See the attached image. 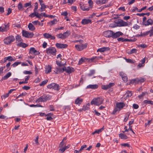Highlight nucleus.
Masks as SVG:
<instances>
[{
	"mask_svg": "<svg viewBox=\"0 0 153 153\" xmlns=\"http://www.w3.org/2000/svg\"><path fill=\"white\" fill-rule=\"evenodd\" d=\"M52 96L49 94H44L39 97L36 101V102H44L51 99Z\"/></svg>",
	"mask_w": 153,
	"mask_h": 153,
	"instance_id": "f257e3e1",
	"label": "nucleus"
},
{
	"mask_svg": "<svg viewBox=\"0 0 153 153\" xmlns=\"http://www.w3.org/2000/svg\"><path fill=\"white\" fill-rule=\"evenodd\" d=\"M15 40V38L12 35H10L6 37L3 40L4 44L6 45H10Z\"/></svg>",
	"mask_w": 153,
	"mask_h": 153,
	"instance_id": "f03ea898",
	"label": "nucleus"
},
{
	"mask_svg": "<svg viewBox=\"0 0 153 153\" xmlns=\"http://www.w3.org/2000/svg\"><path fill=\"white\" fill-rule=\"evenodd\" d=\"M47 88L49 89L52 88L57 91H58L60 89V86L59 85L54 83L48 85L47 86Z\"/></svg>",
	"mask_w": 153,
	"mask_h": 153,
	"instance_id": "7ed1b4c3",
	"label": "nucleus"
},
{
	"mask_svg": "<svg viewBox=\"0 0 153 153\" xmlns=\"http://www.w3.org/2000/svg\"><path fill=\"white\" fill-rule=\"evenodd\" d=\"M46 53L48 54L55 55L56 53V50L55 48L50 47L47 49Z\"/></svg>",
	"mask_w": 153,
	"mask_h": 153,
	"instance_id": "20e7f679",
	"label": "nucleus"
},
{
	"mask_svg": "<svg viewBox=\"0 0 153 153\" xmlns=\"http://www.w3.org/2000/svg\"><path fill=\"white\" fill-rule=\"evenodd\" d=\"M87 46V44H81L75 45V48L76 50L78 51H81L85 49Z\"/></svg>",
	"mask_w": 153,
	"mask_h": 153,
	"instance_id": "39448f33",
	"label": "nucleus"
},
{
	"mask_svg": "<svg viewBox=\"0 0 153 153\" xmlns=\"http://www.w3.org/2000/svg\"><path fill=\"white\" fill-rule=\"evenodd\" d=\"M22 36L26 38H31L34 35L33 33L23 30L22 31Z\"/></svg>",
	"mask_w": 153,
	"mask_h": 153,
	"instance_id": "423d86ee",
	"label": "nucleus"
},
{
	"mask_svg": "<svg viewBox=\"0 0 153 153\" xmlns=\"http://www.w3.org/2000/svg\"><path fill=\"white\" fill-rule=\"evenodd\" d=\"M145 81V79L143 78H137L131 80V83L133 84L134 83L136 84L139 83L143 82Z\"/></svg>",
	"mask_w": 153,
	"mask_h": 153,
	"instance_id": "0eeeda50",
	"label": "nucleus"
},
{
	"mask_svg": "<svg viewBox=\"0 0 153 153\" xmlns=\"http://www.w3.org/2000/svg\"><path fill=\"white\" fill-rule=\"evenodd\" d=\"M9 29V23L6 24H4L3 26L0 27V31L2 32H6Z\"/></svg>",
	"mask_w": 153,
	"mask_h": 153,
	"instance_id": "6e6552de",
	"label": "nucleus"
},
{
	"mask_svg": "<svg viewBox=\"0 0 153 153\" xmlns=\"http://www.w3.org/2000/svg\"><path fill=\"white\" fill-rule=\"evenodd\" d=\"M65 71L68 74H70L75 71V70L73 68L70 66L67 67L65 66Z\"/></svg>",
	"mask_w": 153,
	"mask_h": 153,
	"instance_id": "1a4fd4ad",
	"label": "nucleus"
},
{
	"mask_svg": "<svg viewBox=\"0 0 153 153\" xmlns=\"http://www.w3.org/2000/svg\"><path fill=\"white\" fill-rule=\"evenodd\" d=\"M103 35L106 37H111L113 35V32L111 30H107L103 32Z\"/></svg>",
	"mask_w": 153,
	"mask_h": 153,
	"instance_id": "9d476101",
	"label": "nucleus"
},
{
	"mask_svg": "<svg viewBox=\"0 0 153 153\" xmlns=\"http://www.w3.org/2000/svg\"><path fill=\"white\" fill-rule=\"evenodd\" d=\"M56 47L58 48H65L68 47V45L66 44H63L57 43L56 44Z\"/></svg>",
	"mask_w": 153,
	"mask_h": 153,
	"instance_id": "9b49d317",
	"label": "nucleus"
},
{
	"mask_svg": "<svg viewBox=\"0 0 153 153\" xmlns=\"http://www.w3.org/2000/svg\"><path fill=\"white\" fill-rule=\"evenodd\" d=\"M65 66L62 68H61L59 66L56 68V71H55V72L56 74H57L63 73L65 71Z\"/></svg>",
	"mask_w": 153,
	"mask_h": 153,
	"instance_id": "f8f14e48",
	"label": "nucleus"
},
{
	"mask_svg": "<svg viewBox=\"0 0 153 153\" xmlns=\"http://www.w3.org/2000/svg\"><path fill=\"white\" fill-rule=\"evenodd\" d=\"M117 23L120 25V26H126L128 25V24L127 22L122 19L119 20Z\"/></svg>",
	"mask_w": 153,
	"mask_h": 153,
	"instance_id": "ddd939ff",
	"label": "nucleus"
},
{
	"mask_svg": "<svg viewBox=\"0 0 153 153\" xmlns=\"http://www.w3.org/2000/svg\"><path fill=\"white\" fill-rule=\"evenodd\" d=\"M91 20L89 19H83L81 21V24L83 25H86L89 24H91Z\"/></svg>",
	"mask_w": 153,
	"mask_h": 153,
	"instance_id": "4468645a",
	"label": "nucleus"
},
{
	"mask_svg": "<svg viewBox=\"0 0 153 153\" xmlns=\"http://www.w3.org/2000/svg\"><path fill=\"white\" fill-rule=\"evenodd\" d=\"M30 53L31 54H34L35 55H39L40 53L39 51L36 50L34 48L32 47L30 50Z\"/></svg>",
	"mask_w": 153,
	"mask_h": 153,
	"instance_id": "2eb2a0df",
	"label": "nucleus"
},
{
	"mask_svg": "<svg viewBox=\"0 0 153 153\" xmlns=\"http://www.w3.org/2000/svg\"><path fill=\"white\" fill-rule=\"evenodd\" d=\"M122 33L120 31L117 32L115 33H114L113 32V35H112V37L113 38H116L119 37L120 36L122 35Z\"/></svg>",
	"mask_w": 153,
	"mask_h": 153,
	"instance_id": "dca6fc26",
	"label": "nucleus"
},
{
	"mask_svg": "<svg viewBox=\"0 0 153 153\" xmlns=\"http://www.w3.org/2000/svg\"><path fill=\"white\" fill-rule=\"evenodd\" d=\"M103 99L101 97L96 98V105L101 104L102 103Z\"/></svg>",
	"mask_w": 153,
	"mask_h": 153,
	"instance_id": "f3484780",
	"label": "nucleus"
},
{
	"mask_svg": "<svg viewBox=\"0 0 153 153\" xmlns=\"http://www.w3.org/2000/svg\"><path fill=\"white\" fill-rule=\"evenodd\" d=\"M125 106V104L123 102H120L116 103V106L120 110Z\"/></svg>",
	"mask_w": 153,
	"mask_h": 153,
	"instance_id": "a211bd4d",
	"label": "nucleus"
},
{
	"mask_svg": "<svg viewBox=\"0 0 153 153\" xmlns=\"http://www.w3.org/2000/svg\"><path fill=\"white\" fill-rule=\"evenodd\" d=\"M109 50V48L108 47H104L98 49L97 51V52H103L104 51H108Z\"/></svg>",
	"mask_w": 153,
	"mask_h": 153,
	"instance_id": "6ab92c4d",
	"label": "nucleus"
},
{
	"mask_svg": "<svg viewBox=\"0 0 153 153\" xmlns=\"http://www.w3.org/2000/svg\"><path fill=\"white\" fill-rule=\"evenodd\" d=\"M70 31L68 30L66 32L62 34L64 39L67 38L70 35Z\"/></svg>",
	"mask_w": 153,
	"mask_h": 153,
	"instance_id": "aec40b11",
	"label": "nucleus"
},
{
	"mask_svg": "<svg viewBox=\"0 0 153 153\" xmlns=\"http://www.w3.org/2000/svg\"><path fill=\"white\" fill-rule=\"evenodd\" d=\"M17 45L19 47H22L23 48H25L28 45L26 44L25 43L22 42L18 43L17 44Z\"/></svg>",
	"mask_w": 153,
	"mask_h": 153,
	"instance_id": "412c9836",
	"label": "nucleus"
},
{
	"mask_svg": "<svg viewBox=\"0 0 153 153\" xmlns=\"http://www.w3.org/2000/svg\"><path fill=\"white\" fill-rule=\"evenodd\" d=\"M28 28L29 30L31 31H34L35 29V27L34 25L32 23H30L29 24L28 26Z\"/></svg>",
	"mask_w": 153,
	"mask_h": 153,
	"instance_id": "4be33fe9",
	"label": "nucleus"
},
{
	"mask_svg": "<svg viewBox=\"0 0 153 153\" xmlns=\"http://www.w3.org/2000/svg\"><path fill=\"white\" fill-rule=\"evenodd\" d=\"M137 51V50L135 49H128L127 50V53L128 54H131L133 53H136Z\"/></svg>",
	"mask_w": 153,
	"mask_h": 153,
	"instance_id": "5701e85b",
	"label": "nucleus"
},
{
	"mask_svg": "<svg viewBox=\"0 0 153 153\" xmlns=\"http://www.w3.org/2000/svg\"><path fill=\"white\" fill-rule=\"evenodd\" d=\"M51 68L50 66L48 65L46 66L45 68V71L46 74H48L51 72Z\"/></svg>",
	"mask_w": 153,
	"mask_h": 153,
	"instance_id": "b1692460",
	"label": "nucleus"
},
{
	"mask_svg": "<svg viewBox=\"0 0 153 153\" xmlns=\"http://www.w3.org/2000/svg\"><path fill=\"white\" fill-rule=\"evenodd\" d=\"M82 102V99L79 97L77 98L75 101V103L76 104H80Z\"/></svg>",
	"mask_w": 153,
	"mask_h": 153,
	"instance_id": "393cba45",
	"label": "nucleus"
},
{
	"mask_svg": "<svg viewBox=\"0 0 153 153\" xmlns=\"http://www.w3.org/2000/svg\"><path fill=\"white\" fill-rule=\"evenodd\" d=\"M16 39L17 42H22V39L21 36L19 35H17L16 36Z\"/></svg>",
	"mask_w": 153,
	"mask_h": 153,
	"instance_id": "a878e982",
	"label": "nucleus"
},
{
	"mask_svg": "<svg viewBox=\"0 0 153 153\" xmlns=\"http://www.w3.org/2000/svg\"><path fill=\"white\" fill-rule=\"evenodd\" d=\"M119 137L122 139H126L128 138V137L123 133H120L119 135Z\"/></svg>",
	"mask_w": 153,
	"mask_h": 153,
	"instance_id": "bb28decb",
	"label": "nucleus"
},
{
	"mask_svg": "<svg viewBox=\"0 0 153 153\" xmlns=\"http://www.w3.org/2000/svg\"><path fill=\"white\" fill-rule=\"evenodd\" d=\"M4 62H6L7 60H8L9 61H14V60L12 58V56H9L5 57L4 59Z\"/></svg>",
	"mask_w": 153,
	"mask_h": 153,
	"instance_id": "cd10ccee",
	"label": "nucleus"
},
{
	"mask_svg": "<svg viewBox=\"0 0 153 153\" xmlns=\"http://www.w3.org/2000/svg\"><path fill=\"white\" fill-rule=\"evenodd\" d=\"M11 75V73L10 72L8 73L5 76H3L2 79L5 80L7 79L8 78L10 77Z\"/></svg>",
	"mask_w": 153,
	"mask_h": 153,
	"instance_id": "c85d7f7f",
	"label": "nucleus"
},
{
	"mask_svg": "<svg viewBox=\"0 0 153 153\" xmlns=\"http://www.w3.org/2000/svg\"><path fill=\"white\" fill-rule=\"evenodd\" d=\"M90 105V104L89 103H88L87 104L84 105L82 108V110L85 111L86 110H88Z\"/></svg>",
	"mask_w": 153,
	"mask_h": 153,
	"instance_id": "c756f323",
	"label": "nucleus"
},
{
	"mask_svg": "<svg viewBox=\"0 0 153 153\" xmlns=\"http://www.w3.org/2000/svg\"><path fill=\"white\" fill-rule=\"evenodd\" d=\"M81 9L84 11H88L89 10V8L85 7L84 5H81V4H80Z\"/></svg>",
	"mask_w": 153,
	"mask_h": 153,
	"instance_id": "7c9ffc66",
	"label": "nucleus"
},
{
	"mask_svg": "<svg viewBox=\"0 0 153 153\" xmlns=\"http://www.w3.org/2000/svg\"><path fill=\"white\" fill-rule=\"evenodd\" d=\"M127 126H125V128H124L125 129V130L124 131H123V133H124L126 131H127V132H128V131H132V132L134 134V131H133L131 127V126H129V128L128 129H127Z\"/></svg>",
	"mask_w": 153,
	"mask_h": 153,
	"instance_id": "2f4dec72",
	"label": "nucleus"
},
{
	"mask_svg": "<svg viewBox=\"0 0 153 153\" xmlns=\"http://www.w3.org/2000/svg\"><path fill=\"white\" fill-rule=\"evenodd\" d=\"M88 58H86L85 57H82L81 58L80 60L79 61V63L82 64V62H83L85 61H88Z\"/></svg>",
	"mask_w": 153,
	"mask_h": 153,
	"instance_id": "473e14b6",
	"label": "nucleus"
},
{
	"mask_svg": "<svg viewBox=\"0 0 153 153\" xmlns=\"http://www.w3.org/2000/svg\"><path fill=\"white\" fill-rule=\"evenodd\" d=\"M86 88L95 89L96 88V85H89L87 86Z\"/></svg>",
	"mask_w": 153,
	"mask_h": 153,
	"instance_id": "72a5a7b5",
	"label": "nucleus"
},
{
	"mask_svg": "<svg viewBox=\"0 0 153 153\" xmlns=\"http://www.w3.org/2000/svg\"><path fill=\"white\" fill-rule=\"evenodd\" d=\"M43 36L46 39H49L50 37L51 34L48 33H44L43 34Z\"/></svg>",
	"mask_w": 153,
	"mask_h": 153,
	"instance_id": "f704fd0d",
	"label": "nucleus"
},
{
	"mask_svg": "<svg viewBox=\"0 0 153 153\" xmlns=\"http://www.w3.org/2000/svg\"><path fill=\"white\" fill-rule=\"evenodd\" d=\"M48 82V80L47 79L45 80L42 81L41 83L40 84V86H43L45 85Z\"/></svg>",
	"mask_w": 153,
	"mask_h": 153,
	"instance_id": "c9c22d12",
	"label": "nucleus"
},
{
	"mask_svg": "<svg viewBox=\"0 0 153 153\" xmlns=\"http://www.w3.org/2000/svg\"><path fill=\"white\" fill-rule=\"evenodd\" d=\"M144 103L153 104V102L151 100H145L143 101Z\"/></svg>",
	"mask_w": 153,
	"mask_h": 153,
	"instance_id": "e433bc0d",
	"label": "nucleus"
},
{
	"mask_svg": "<svg viewBox=\"0 0 153 153\" xmlns=\"http://www.w3.org/2000/svg\"><path fill=\"white\" fill-rule=\"evenodd\" d=\"M23 5L22 3L20 2L18 4V8L19 10H21L23 7Z\"/></svg>",
	"mask_w": 153,
	"mask_h": 153,
	"instance_id": "4c0bfd02",
	"label": "nucleus"
},
{
	"mask_svg": "<svg viewBox=\"0 0 153 153\" xmlns=\"http://www.w3.org/2000/svg\"><path fill=\"white\" fill-rule=\"evenodd\" d=\"M11 63L10 62H8L6 65V67H7L6 71H8L10 70L11 69V68L10 67Z\"/></svg>",
	"mask_w": 153,
	"mask_h": 153,
	"instance_id": "58836bf2",
	"label": "nucleus"
},
{
	"mask_svg": "<svg viewBox=\"0 0 153 153\" xmlns=\"http://www.w3.org/2000/svg\"><path fill=\"white\" fill-rule=\"evenodd\" d=\"M21 63V62H16L12 64L11 66H13V67H15L19 64H20Z\"/></svg>",
	"mask_w": 153,
	"mask_h": 153,
	"instance_id": "ea45409f",
	"label": "nucleus"
},
{
	"mask_svg": "<svg viewBox=\"0 0 153 153\" xmlns=\"http://www.w3.org/2000/svg\"><path fill=\"white\" fill-rule=\"evenodd\" d=\"M126 97H130L132 96V94L131 92L130 91H128L126 93Z\"/></svg>",
	"mask_w": 153,
	"mask_h": 153,
	"instance_id": "a19ab883",
	"label": "nucleus"
},
{
	"mask_svg": "<svg viewBox=\"0 0 153 153\" xmlns=\"http://www.w3.org/2000/svg\"><path fill=\"white\" fill-rule=\"evenodd\" d=\"M56 36L58 38L64 39L63 35L62 33L57 34Z\"/></svg>",
	"mask_w": 153,
	"mask_h": 153,
	"instance_id": "79ce46f5",
	"label": "nucleus"
},
{
	"mask_svg": "<svg viewBox=\"0 0 153 153\" xmlns=\"http://www.w3.org/2000/svg\"><path fill=\"white\" fill-rule=\"evenodd\" d=\"M149 33H150L149 36H153V26H152L150 30L149 31Z\"/></svg>",
	"mask_w": 153,
	"mask_h": 153,
	"instance_id": "37998d69",
	"label": "nucleus"
},
{
	"mask_svg": "<svg viewBox=\"0 0 153 153\" xmlns=\"http://www.w3.org/2000/svg\"><path fill=\"white\" fill-rule=\"evenodd\" d=\"M120 110L118 108L117 106L115 108L113 112V114H115V113H116L117 111H119Z\"/></svg>",
	"mask_w": 153,
	"mask_h": 153,
	"instance_id": "c03bdc74",
	"label": "nucleus"
},
{
	"mask_svg": "<svg viewBox=\"0 0 153 153\" xmlns=\"http://www.w3.org/2000/svg\"><path fill=\"white\" fill-rule=\"evenodd\" d=\"M96 57H93L91 58H88V62H93L95 59Z\"/></svg>",
	"mask_w": 153,
	"mask_h": 153,
	"instance_id": "a18cd8bd",
	"label": "nucleus"
},
{
	"mask_svg": "<svg viewBox=\"0 0 153 153\" xmlns=\"http://www.w3.org/2000/svg\"><path fill=\"white\" fill-rule=\"evenodd\" d=\"M35 11H36L34 10V12L30 14L29 15V16L31 18H33L35 16H36V14L35 13Z\"/></svg>",
	"mask_w": 153,
	"mask_h": 153,
	"instance_id": "49530a36",
	"label": "nucleus"
},
{
	"mask_svg": "<svg viewBox=\"0 0 153 153\" xmlns=\"http://www.w3.org/2000/svg\"><path fill=\"white\" fill-rule=\"evenodd\" d=\"M65 147H61L59 149V151L61 153H63L65 150Z\"/></svg>",
	"mask_w": 153,
	"mask_h": 153,
	"instance_id": "de8ad7c7",
	"label": "nucleus"
},
{
	"mask_svg": "<svg viewBox=\"0 0 153 153\" xmlns=\"http://www.w3.org/2000/svg\"><path fill=\"white\" fill-rule=\"evenodd\" d=\"M23 73L25 74H31L32 72L30 71H25L23 72Z\"/></svg>",
	"mask_w": 153,
	"mask_h": 153,
	"instance_id": "09e8293b",
	"label": "nucleus"
},
{
	"mask_svg": "<svg viewBox=\"0 0 153 153\" xmlns=\"http://www.w3.org/2000/svg\"><path fill=\"white\" fill-rule=\"evenodd\" d=\"M147 92H143L142 93L141 95L138 96V97L140 99L141 98L144 96L145 95L147 94Z\"/></svg>",
	"mask_w": 153,
	"mask_h": 153,
	"instance_id": "8fccbe9b",
	"label": "nucleus"
},
{
	"mask_svg": "<svg viewBox=\"0 0 153 153\" xmlns=\"http://www.w3.org/2000/svg\"><path fill=\"white\" fill-rule=\"evenodd\" d=\"M61 15L64 16H65V19L67 17L68 13L66 11L64 12L61 13Z\"/></svg>",
	"mask_w": 153,
	"mask_h": 153,
	"instance_id": "3c124183",
	"label": "nucleus"
},
{
	"mask_svg": "<svg viewBox=\"0 0 153 153\" xmlns=\"http://www.w3.org/2000/svg\"><path fill=\"white\" fill-rule=\"evenodd\" d=\"M35 74L37 75L39 74V70L37 67L35 65Z\"/></svg>",
	"mask_w": 153,
	"mask_h": 153,
	"instance_id": "603ef678",
	"label": "nucleus"
},
{
	"mask_svg": "<svg viewBox=\"0 0 153 153\" xmlns=\"http://www.w3.org/2000/svg\"><path fill=\"white\" fill-rule=\"evenodd\" d=\"M65 143L64 142L63 140H62L60 143L59 145V147H61L63 146L64 145H65Z\"/></svg>",
	"mask_w": 153,
	"mask_h": 153,
	"instance_id": "864d4df0",
	"label": "nucleus"
},
{
	"mask_svg": "<svg viewBox=\"0 0 153 153\" xmlns=\"http://www.w3.org/2000/svg\"><path fill=\"white\" fill-rule=\"evenodd\" d=\"M104 129V126H103L101 128L96 130V133L99 134Z\"/></svg>",
	"mask_w": 153,
	"mask_h": 153,
	"instance_id": "5fc2aeb1",
	"label": "nucleus"
},
{
	"mask_svg": "<svg viewBox=\"0 0 153 153\" xmlns=\"http://www.w3.org/2000/svg\"><path fill=\"white\" fill-rule=\"evenodd\" d=\"M26 94H27V93H26V92L22 93L21 94H20L16 98L15 100H16V99L18 98L19 97H22V96H25L26 95Z\"/></svg>",
	"mask_w": 153,
	"mask_h": 153,
	"instance_id": "6e6d98bb",
	"label": "nucleus"
},
{
	"mask_svg": "<svg viewBox=\"0 0 153 153\" xmlns=\"http://www.w3.org/2000/svg\"><path fill=\"white\" fill-rule=\"evenodd\" d=\"M91 105H96V98L93 99L91 102Z\"/></svg>",
	"mask_w": 153,
	"mask_h": 153,
	"instance_id": "4d7b16f0",
	"label": "nucleus"
},
{
	"mask_svg": "<svg viewBox=\"0 0 153 153\" xmlns=\"http://www.w3.org/2000/svg\"><path fill=\"white\" fill-rule=\"evenodd\" d=\"M95 73V71L94 70H91L89 73L88 74V75L89 76H92L93 74Z\"/></svg>",
	"mask_w": 153,
	"mask_h": 153,
	"instance_id": "13d9d810",
	"label": "nucleus"
},
{
	"mask_svg": "<svg viewBox=\"0 0 153 153\" xmlns=\"http://www.w3.org/2000/svg\"><path fill=\"white\" fill-rule=\"evenodd\" d=\"M38 139H39V136H37L36 138L35 139V142L36 144L37 145H38L39 144V143L38 142Z\"/></svg>",
	"mask_w": 153,
	"mask_h": 153,
	"instance_id": "bf43d9fd",
	"label": "nucleus"
},
{
	"mask_svg": "<svg viewBox=\"0 0 153 153\" xmlns=\"http://www.w3.org/2000/svg\"><path fill=\"white\" fill-rule=\"evenodd\" d=\"M123 80L124 81V82H126L128 80V78L126 76H126H125L123 77L122 78Z\"/></svg>",
	"mask_w": 153,
	"mask_h": 153,
	"instance_id": "052dcab7",
	"label": "nucleus"
},
{
	"mask_svg": "<svg viewBox=\"0 0 153 153\" xmlns=\"http://www.w3.org/2000/svg\"><path fill=\"white\" fill-rule=\"evenodd\" d=\"M109 88L108 85H103L102 87V88L104 90H106Z\"/></svg>",
	"mask_w": 153,
	"mask_h": 153,
	"instance_id": "680f3d73",
	"label": "nucleus"
},
{
	"mask_svg": "<svg viewBox=\"0 0 153 153\" xmlns=\"http://www.w3.org/2000/svg\"><path fill=\"white\" fill-rule=\"evenodd\" d=\"M138 47H141L142 48H144L147 47V46L145 44H141L139 45H138Z\"/></svg>",
	"mask_w": 153,
	"mask_h": 153,
	"instance_id": "e2e57ef3",
	"label": "nucleus"
},
{
	"mask_svg": "<svg viewBox=\"0 0 153 153\" xmlns=\"http://www.w3.org/2000/svg\"><path fill=\"white\" fill-rule=\"evenodd\" d=\"M22 89L25 90H27L29 89L30 88V87L29 86H24L22 87Z\"/></svg>",
	"mask_w": 153,
	"mask_h": 153,
	"instance_id": "0e129e2a",
	"label": "nucleus"
},
{
	"mask_svg": "<svg viewBox=\"0 0 153 153\" xmlns=\"http://www.w3.org/2000/svg\"><path fill=\"white\" fill-rule=\"evenodd\" d=\"M31 6V2L30 3H27L25 4L24 7H27Z\"/></svg>",
	"mask_w": 153,
	"mask_h": 153,
	"instance_id": "69168bd1",
	"label": "nucleus"
},
{
	"mask_svg": "<svg viewBox=\"0 0 153 153\" xmlns=\"http://www.w3.org/2000/svg\"><path fill=\"white\" fill-rule=\"evenodd\" d=\"M126 61L128 62L131 63H134L133 60L130 59H126Z\"/></svg>",
	"mask_w": 153,
	"mask_h": 153,
	"instance_id": "338daca9",
	"label": "nucleus"
},
{
	"mask_svg": "<svg viewBox=\"0 0 153 153\" xmlns=\"http://www.w3.org/2000/svg\"><path fill=\"white\" fill-rule=\"evenodd\" d=\"M41 81V79L38 77L35 80H34V82L35 83H37Z\"/></svg>",
	"mask_w": 153,
	"mask_h": 153,
	"instance_id": "774afa93",
	"label": "nucleus"
}]
</instances>
